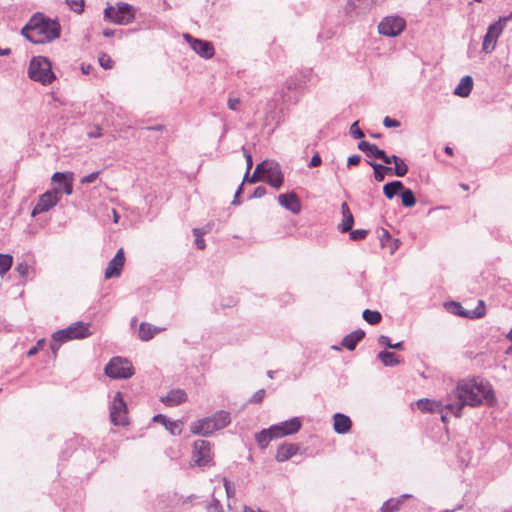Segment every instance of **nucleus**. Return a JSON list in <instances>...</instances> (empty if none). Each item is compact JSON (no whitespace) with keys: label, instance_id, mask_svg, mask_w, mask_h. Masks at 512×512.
<instances>
[{"label":"nucleus","instance_id":"1","mask_svg":"<svg viewBox=\"0 0 512 512\" xmlns=\"http://www.w3.org/2000/svg\"><path fill=\"white\" fill-rule=\"evenodd\" d=\"M483 401L488 405L494 403L493 389L487 381L472 379L457 384L456 388L448 395L444 408L455 417H460L464 406L476 407L482 404Z\"/></svg>","mask_w":512,"mask_h":512},{"label":"nucleus","instance_id":"2","mask_svg":"<svg viewBox=\"0 0 512 512\" xmlns=\"http://www.w3.org/2000/svg\"><path fill=\"white\" fill-rule=\"evenodd\" d=\"M21 34L34 44L51 42L60 36V24L38 12L22 28Z\"/></svg>","mask_w":512,"mask_h":512},{"label":"nucleus","instance_id":"3","mask_svg":"<svg viewBox=\"0 0 512 512\" xmlns=\"http://www.w3.org/2000/svg\"><path fill=\"white\" fill-rule=\"evenodd\" d=\"M230 423V413L220 410L210 417H205L192 422L190 425V432L194 435L207 437L215 431L227 427Z\"/></svg>","mask_w":512,"mask_h":512},{"label":"nucleus","instance_id":"4","mask_svg":"<svg viewBox=\"0 0 512 512\" xmlns=\"http://www.w3.org/2000/svg\"><path fill=\"white\" fill-rule=\"evenodd\" d=\"M28 76L43 85H49L55 79L51 62L43 56L33 57L28 67Z\"/></svg>","mask_w":512,"mask_h":512},{"label":"nucleus","instance_id":"5","mask_svg":"<svg viewBox=\"0 0 512 512\" xmlns=\"http://www.w3.org/2000/svg\"><path fill=\"white\" fill-rule=\"evenodd\" d=\"M511 19L512 12L507 16L499 17L497 21L488 26L482 42V51L485 54H490L494 51L498 38L502 34L507 22Z\"/></svg>","mask_w":512,"mask_h":512},{"label":"nucleus","instance_id":"6","mask_svg":"<svg viewBox=\"0 0 512 512\" xmlns=\"http://www.w3.org/2000/svg\"><path fill=\"white\" fill-rule=\"evenodd\" d=\"M406 27V21L400 16H386L378 24V33L387 37H396Z\"/></svg>","mask_w":512,"mask_h":512},{"label":"nucleus","instance_id":"7","mask_svg":"<svg viewBox=\"0 0 512 512\" xmlns=\"http://www.w3.org/2000/svg\"><path fill=\"white\" fill-rule=\"evenodd\" d=\"M110 419L113 425L128 424L127 407L121 392H117L110 406Z\"/></svg>","mask_w":512,"mask_h":512},{"label":"nucleus","instance_id":"8","mask_svg":"<svg viewBox=\"0 0 512 512\" xmlns=\"http://www.w3.org/2000/svg\"><path fill=\"white\" fill-rule=\"evenodd\" d=\"M60 198L61 192L59 189L54 188L52 190L46 191L39 197L37 204L32 210V216L48 212L60 201Z\"/></svg>","mask_w":512,"mask_h":512},{"label":"nucleus","instance_id":"9","mask_svg":"<svg viewBox=\"0 0 512 512\" xmlns=\"http://www.w3.org/2000/svg\"><path fill=\"white\" fill-rule=\"evenodd\" d=\"M445 307L450 313L469 319L481 318L486 313L485 304L482 300H479L477 307L473 310H466L459 302L455 301L447 303Z\"/></svg>","mask_w":512,"mask_h":512},{"label":"nucleus","instance_id":"10","mask_svg":"<svg viewBox=\"0 0 512 512\" xmlns=\"http://www.w3.org/2000/svg\"><path fill=\"white\" fill-rule=\"evenodd\" d=\"M193 461L198 466H206L212 461L211 444L206 440H196L193 444Z\"/></svg>","mask_w":512,"mask_h":512},{"label":"nucleus","instance_id":"11","mask_svg":"<svg viewBox=\"0 0 512 512\" xmlns=\"http://www.w3.org/2000/svg\"><path fill=\"white\" fill-rule=\"evenodd\" d=\"M301 426V419L299 417H293L279 424L272 425L270 427V431L275 432L274 436L281 438L284 436L293 435L297 433L300 430Z\"/></svg>","mask_w":512,"mask_h":512},{"label":"nucleus","instance_id":"12","mask_svg":"<svg viewBox=\"0 0 512 512\" xmlns=\"http://www.w3.org/2000/svg\"><path fill=\"white\" fill-rule=\"evenodd\" d=\"M127 360L122 357H113L105 366V374L113 379L128 378Z\"/></svg>","mask_w":512,"mask_h":512},{"label":"nucleus","instance_id":"13","mask_svg":"<svg viewBox=\"0 0 512 512\" xmlns=\"http://www.w3.org/2000/svg\"><path fill=\"white\" fill-rule=\"evenodd\" d=\"M128 16V3H118L117 6H107L104 10V18L115 24H124Z\"/></svg>","mask_w":512,"mask_h":512},{"label":"nucleus","instance_id":"14","mask_svg":"<svg viewBox=\"0 0 512 512\" xmlns=\"http://www.w3.org/2000/svg\"><path fill=\"white\" fill-rule=\"evenodd\" d=\"M184 38L191 44V48L201 57L210 59L214 55V46L211 42L195 39L190 34H184Z\"/></svg>","mask_w":512,"mask_h":512},{"label":"nucleus","instance_id":"15","mask_svg":"<svg viewBox=\"0 0 512 512\" xmlns=\"http://www.w3.org/2000/svg\"><path fill=\"white\" fill-rule=\"evenodd\" d=\"M262 180L275 189H279L284 182V175L278 163L271 162Z\"/></svg>","mask_w":512,"mask_h":512},{"label":"nucleus","instance_id":"16","mask_svg":"<svg viewBox=\"0 0 512 512\" xmlns=\"http://www.w3.org/2000/svg\"><path fill=\"white\" fill-rule=\"evenodd\" d=\"M125 263V253L121 248L113 259H111L105 269V278L112 279L119 277Z\"/></svg>","mask_w":512,"mask_h":512},{"label":"nucleus","instance_id":"17","mask_svg":"<svg viewBox=\"0 0 512 512\" xmlns=\"http://www.w3.org/2000/svg\"><path fill=\"white\" fill-rule=\"evenodd\" d=\"M278 203L280 206L285 208L286 210L292 212L293 214H298L301 211V201L295 192H289L280 194L277 197Z\"/></svg>","mask_w":512,"mask_h":512},{"label":"nucleus","instance_id":"18","mask_svg":"<svg viewBox=\"0 0 512 512\" xmlns=\"http://www.w3.org/2000/svg\"><path fill=\"white\" fill-rule=\"evenodd\" d=\"M160 401L169 407L178 406L187 401V393L180 388L170 390Z\"/></svg>","mask_w":512,"mask_h":512},{"label":"nucleus","instance_id":"19","mask_svg":"<svg viewBox=\"0 0 512 512\" xmlns=\"http://www.w3.org/2000/svg\"><path fill=\"white\" fill-rule=\"evenodd\" d=\"M153 422L162 424L171 435H180L182 432V422L180 420L171 421L163 414H156Z\"/></svg>","mask_w":512,"mask_h":512},{"label":"nucleus","instance_id":"20","mask_svg":"<svg viewBox=\"0 0 512 512\" xmlns=\"http://www.w3.org/2000/svg\"><path fill=\"white\" fill-rule=\"evenodd\" d=\"M333 420V427L336 433L346 434L351 430L352 421L347 415L342 413H336L333 416Z\"/></svg>","mask_w":512,"mask_h":512},{"label":"nucleus","instance_id":"21","mask_svg":"<svg viewBox=\"0 0 512 512\" xmlns=\"http://www.w3.org/2000/svg\"><path fill=\"white\" fill-rule=\"evenodd\" d=\"M55 183H64L63 192L66 195L73 193V173L72 172H55L52 176Z\"/></svg>","mask_w":512,"mask_h":512},{"label":"nucleus","instance_id":"22","mask_svg":"<svg viewBox=\"0 0 512 512\" xmlns=\"http://www.w3.org/2000/svg\"><path fill=\"white\" fill-rule=\"evenodd\" d=\"M342 222L338 225V229L342 233H346L352 229L354 224V216L346 202L341 204Z\"/></svg>","mask_w":512,"mask_h":512},{"label":"nucleus","instance_id":"23","mask_svg":"<svg viewBox=\"0 0 512 512\" xmlns=\"http://www.w3.org/2000/svg\"><path fill=\"white\" fill-rule=\"evenodd\" d=\"M298 449L296 444L284 443L277 449L275 458L278 462H285L294 456Z\"/></svg>","mask_w":512,"mask_h":512},{"label":"nucleus","instance_id":"24","mask_svg":"<svg viewBox=\"0 0 512 512\" xmlns=\"http://www.w3.org/2000/svg\"><path fill=\"white\" fill-rule=\"evenodd\" d=\"M365 336V332L361 329L355 330L348 335H346L342 339V346H344L349 351H353L358 344Z\"/></svg>","mask_w":512,"mask_h":512},{"label":"nucleus","instance_id":"25","mask_svg":"<svg viewBox=\"0 0 512 512\" xmlns=\"http://www.w3.org/2000/svg\"><path fill=\"white\" fill-rule=\"evenodd\" d=\"M165 328L153 326L149 323L143 322L139 326L138 336L142 341H149L155 334L163 331Z\"/></svg>","mask_w":512,"mask_h":512},{"label":"nucleus","instance_id":"26","mask_svg":"<svg viewBox=\"0 0 512 512\" xmlns=\"http://www.w3.org/2000/svg\"><path fill=\"white\" fill-rule=\"evenodd\" d=\"M68 328V331L73 339H82L88 337L91 332L89 331V325L83 322H76L71 324Z\"/></svg>","mask_w":512,"mask_h":512},{"label":"nucleus","instance_id":"27","mask_svg":"<svg viewBox=\"0 0 512 512\" xmlns=\"http://www.w3.org/2000/svg\"><path fill=\"white\" fill-rule=\"evenodd\" d=\"M473 88V79L471 76L466 75L461 78L459 84L454 89V94L460 97H467Z\"/></svg>","mask_w":512,"mask_h":512},{"label":"nucleus","instance_id":"28","mask_svg":"<svg viewBox=\"0 0 512 512\" xmlns=\"http://www.w3.org/2000/svg\"><path fill=\"white\" fill-rule=\"evenodd\" d=\"M403 190V183L399 180H394L386 183L383 186V193L389 200L393 199L396 195L400 194Z\"/></svg>","mask_w":512,"mask_h":512},{"label":"nucleus","instance_id":"29","mask_svg":"<svg viewBox=\"0 0 512 512\" xmlns=\"http://www.w3.org/2000/svg\"><path fill=\"white\" fill-rule=\"evenodd\" d=\"M374 170V179L377 182H382L385 178V175H392V167L382 165L373 161L367 162Z\"/></svg>","mask_w":512,"mask_h":512},{"label":"nucleus","instance_id":"30","mask_svg":"<svg viewBox=\"0 0 512 512\" xmlns=\"http://www.w3.org/2000/svg\"><path fill=\"white\" fill-rule=\"evenodd\" d=\"M274 434H275V432L270 431V428L263 429L262 431L257 433L255 436V440H256L258 446L262 449L266 448L272 439L278 438V437L274 436Z\"/></svg>","mask_w":512,"mask_h":512},{"label":"nucleus","instance_id":"31","mask_svg":"<svg viewBox=\"0 0 512 512\" xmlns=\"http://www.w3.org/2000/svg\"><path fill=\"white\" fill-rule=\"evenodd\" d=\"M394 168H392V174H395L397 177H403L408 173V165L405 161L397 155H392Z\"/></svg>","mask_w":512,"mask_h":512},{"label":"nucleus","instance_id":"32","mask_svg":"<svg viewBox=\"0 0 512 512\" xmlns=\"http://www.w3.org/2000/svg\"><path fill=\"white\" fill-rule=\"evenodd\" d=\"M377 357L385 366L393 367L400 363L395 353L386 350L379 352Z\"/></svg>","mask_w":512,"mask_h":512},{"label":"nucleus","instance_id":"33","mask_svg":"<svg viewBox=\"0 0 512 512\" xmlns=\"http://www.w3.org/2000/svg\"><path fill=\"white\" fill-rule=\"evenodd\" d=\"M401 202L404 207L410 208L416 204V197L411 189L405 188L400 192Z\"/></svg>","mask_w":512,"mask_h":512},{"label":"nucleus","instance_id":"34","mask_svg":"<svg viewBox=\"0 0 512 512\" xmlns=\"http://www.w3.org/2000/svg\"><path fill=\"white\" fill-rule=\"evenodd\" d=\"M417 405L423 412H434L443 406L441 403L429 399H421L417 402Z\"/></svg>","mask_w":512,"mask_h":512},{"label":"nucleus","instance_id":"35","mask_svg":"<svg viewBox=\"0 0 512 512\" xmlns=\"http://www.w3.org/2000/svg\"><path fill=\"white\" fill-rule=\"evenodd\" d=\"M358 149L364 152L368 157L373 158L377 157L376 151L381 150L375 144H371L364 140L358 143Z\"/></svg>","mask_w":512,"mask_h":512},{"label":"nucleus","instance_id":"36","mask_svg":"<svg viewBox=\"0 0 512 512\" xmlns=\"http://www.w3.org/2000/svg\"><path fill=\"white\" fill-rule=\"evenodd\" d=\"M401 499L391 498L385 501L381 507V512H396L400 509Z\"/></svg>","mask_w":512,"mask_h":512},{"label":"nucleus","instance_id":"37","mask_svg":"<svg viewBox=\"0 0 512 512\" xmlns=\"http://www.w3.org/2000/svg\"><path fill=\"white\" fill-rule=\"evenodd\" d=\"M362 316H363L364 320L371 325L378 324L382 319L380 312L373 311L370 309H365L363 311Z\"/></svg>","mask_w":512,"mask_h":512},{"label":"nucleus","instance_id":"38","mask_svg":"<svg viewBox=\"0 0 512 512\" xmlns=\"http://www.w3.org/2000/svg\"><path fill=\"white\" fill-rule=\"evenodd\" d=\"M13 264V257L9 254H0V275L8 272Z\"/></svg>","mask_w":512,"mask_h":512},{"label":"nucleus","instance_id":"39","mask_svg":"<svg viewBox=\"0 0 512 512\" xmlns=\"http://www.w3.org/2000/svg\"><path fill=\"white\" fill-rule=\"evenodd\" d=\"M69 332L70 331H68V328L56 331L53 334V336H52L53 337V341L54 342L63 343V342H66L68 340H72L73 338H72V336L70 335Z\"/></svg>","mask_w":512,"mask_h":512},{"label":"nucleus","instance_id":"40","mask_svg":"<svg viewBox=\"0 0 512 512\" xmlns=\"http://www.w3.org/2000/svg\"><path fill=\"white\" fill-rule=\"evenodd\" d=\"M65 2L75 13L81 14L84 11V0H65Z\"/></svg>","mask_w":512,"mask_h":512},{"label":"nucleus","instance_id":"41","mask_svg":"<svg viewBox=\"0 0 512 512\" xmlns=\"http://www.w3.org/2000/svg\"><path fill=\"white\" fill-rule=\"evenodd\" d=\"M193 233L195 235V244L196 247L200 250H203L206 247L205 240L202 237V232L198 228L193 229Z\"/></svg>","mask_w":512,"mask_h":512},{"label":"nucleus","instance_id":"42","mask_svg":"<svg viewBox=\"0 0 512 512\" xmlns=\"http://www.w3.org/2000/svg\"><path fill=\"white\" fill-rule=\"evenodd\" d=\"M368 234L365 229L350 230V239L353 241L363 240Z\"/></svg>","mask_w":512,"mask_h":512},{"label":"nucleus","instance_id":"43","mask_svg":"<svg viewBox=\"0 0 512 512\" xmlns=\"http://www.w3.org/2000/svg\"><path fill=\"white\" fill-rule=\"evenodd\" d=\"M207 512H224L219 500L213 498L206 507Z\"/></svg>","mask_w":512,"mask_h":512},{"label":"nucleus","instance_id":"44","mask_svg":"<svg viewBox=\"0 0 512 512\" xmlns=\"http://www.w3.org/2000/svg\"><path fill=\"white\" fill-rule=\"evenodd\" d=\"M15 270L22 278H26L29 274L30 266L26 262H21L16 265Z\"/></svg>","mask_w":512,"mask_h":512},{"label":"nucleus","instance_id":"45","mask_svg":"<svg viewBox=\"0 0 512 512\" xmlns=\"http://www.w3.org/2000/svg\"><path fill=\"white\" fill-rule=\"evenodd\" d=\"M350 134L354 139H361L363 138L364 132L359 128L358 121L354 122L350 127Z\"/></svg>","mask_w":512,"mask_h":512},{"label":"nucleus","instance_id":"46","mask_svg":"<svg viewBox=\"0 0 512 512\" xmlns=\"http://www.w3.org/2000/svg\"><path fill=\"white\" fill-rule=\"evenodd\" d=\"M99 64L101 67H103L104 69H110L112 68V64H113V61L112 59L105 53L99 55Z\"/></svg>","mask_w":512,"mask_h":512},{"label":"nucleus","instance_id":"47","mask_svg":"<svg viewBox=\"0 0 512 512\" xmlns=\"http://www.w3.org/2000/svg\"><path fill=\"white\" fill-rule=\"evenodd\" d=\"M376 154V158L382 160L386 164V166L393 163L392 155H387L384 150L381 149L380 151H376Z\"/></svg>","mask_w":512,"mask_h":512},{"label":"nucleus","instance_id":"48","mask_svg":"<svg viewBox=\"0 0 512 512\" xmlns=\"http://www.w3.org/2000/svg\"><path fill=\"white\" fill-rule=\"evenodd\" d=\"M223 484L228 498L235 495V488L227 478H223Z\"/></svg>","mask_w":512,"mask_h":512},{"label":"nucleus","instance_id":"49","mask_svg":"<svg viewBox=\"0 0 512 512\" xmlns=\"http://www.w3.org/2000/svg\"><path fill=\"white\" fill-rule=\"evenodd\" d=\"M87 136L89 138H98V137H101L102 136V129L100 126L98 125H95L93 127H91L88 131H87Z\"/></svg>","mask_w":512,"mask_h":512},{"label":"nucleus","instance_id":"50","mask_svg":"<svg viewBox=\"0 0 512 512\" xmlns=\"http://www.w3.org/2000/svg\"><path fill=\"white\" fill-rule=\"evenodd\" d=\"M265 390L264 389H260L258 391H256L253 396L251 397L250 399V402L252 403H261L265 397Z\"/></svg>","mask_w":512,"mask_h":512},{"label":"nucleus","instance_id":"51","mask_svg":"<svg viewBox=\"0 0 512 512\" xmlns=\"http://www.w3.org/2000/svg\"><path fill=\"white\" fill-rule=\"evenodd\" d=\"M242 149H243V153H244L246 163H247V171L245 173V179H246L249 175L250 169L252 168L253 162H252L251 154L244 147Z\"/></svg>","mask_w":512,"mask_h":512},{"label":"nucleus","instance_id":"52","mask_svg":"<svg viewBox=\"0 0 512 512\" xmlns=\"http://www.w3.org/2000/svg\"><path fill=\"white\" fill-rule=\"evenodd\" d=\"M383 125L386 127V128H393V127H399L400 126V122L396 119H392L388 116H386L384 119H383Z\"/></svg>","mask_w":512,"mask_h":512},{"label":"nucleus","instance_id":"53","mask_svg":"<svg viewBox=\"0 0 512 512\" xmlns=\"http://www.w3.org/2000/svg\"><path fill=\"white\" fill-rule=\"evenodd\" d=\"M99 176V172H93L87 176H84L83 178H81L80 182L81 184H89V183H92L94 182Z\"/></svg>","mask_w":512,"mask_h":512},{"label":"nucleus","instance_id":"54","mask_svg":"<svg viewBox=\"0 0 512 512\" xmlns=\"http://www.w3.org/2000/svg\"><path fill=\"white\" fill-rule=\"evenodd\" d=\"M271 162L263 161L258 164L255 169V174L261 173L263 176L266 174V169L269 168Z\"/></svg>","mask_w":512,"mask_h":512},{"label":"nucleus","instance_id":"55","mask_svg":"<svg viewBox=\"0 0 512 512\" xmlns=\"http://www.w3.org/2000/svg\"><path fill=\"white\" fill-rule=\"evenodd\" d=\"M240 99L239 98H229L227 102V106L230 110L236 111L238 110L240 106Z\"/></svg>","mask_w":512,"mask_h":512},{"label":"nucleus","instance_id":"56","mask_svg":"<svg viewBox=\"0 0 512 512\" xmlns=\"http://www.w3.org/2000/svg\"><path fill=\"white\" fill-rule=\"evenodd\" d=\"M266 194V188L263 186H258L255 188L253 194L250 198H262Z\"/></svg>","mask_w":512,"mask_h":512},{"label":"nucleus","instance_id":"57","mask_svg":"<svg viewBox=\"0 0 512 512\" xmlns=\"http://www.w3.org/2000/svg\"><path fill=\"white\" fill-rule=\"evenodd\" d=\"M242 190H243V182L239 185V187L237 188V190L235 192L233 201L231 203L232 205H234V206L240 205L241 201L239 200V197L242 193Z\"/></svg>","mask_w":512,"mask_h":512},{"label":"nucleus","instance_id":"58","mask_svg":"<svg viewBox=\"0 0 512 512\" xmlns=\"http://www.w3.org/2000/svg\"><path fill=\"white\" fill-rule=\"evenodd\" d=\"M378 344L381 346H385L390 348L392 346V343L390 341V338L386 335H380L378 338Z\"/></svg>","mask_w":512,"mask_h":512},{"label":"nucleus","instance_id":"59","mask_svg":"<svg viewBox=\"0 0 512 512\" xmlns=\"http://www.w3.org/2000/svg\"><path fill=\"white\" fill-rule=\"evenodd\" d=\"M322 163V159L318 153H315L309 163V167H317L320 166Z\"/></svg>","mask_w":512,"mask_h":512},{"label":"nucleus","instance_id":"60","mask_svg":"<svg viewBox=\"0 0 512 512\" xmlns=\"http://www.w3.org/2000/svg\"><path fill=\"white\" fill-rule=\"evenodd\" d=\"M360 161H361L360 155L355 154V155H352V156L348 157L347 165L348 166H355V165H358L360 163Z\"/></svg>","mask_w":512,"mask_h":512},{"label":"nucleus","instance_id":"61","mask_svg":"<svg viewBox=\"0 0 512 512\" xmlns=\"http://www.w3.org/2000/svg\"><path fill=\"white\" fill-rule=\"evenodd\" d=\"M42 342H43V340L39 341V342H38V344H37V346H34V347L30 348V349H29V351L27 352V355H28L29 357H31V356H33V355H35V354L37 353V351H38V346H39Z\"/></svg>","mask_w":512,"mask_h":512},{"label":"nucleus","instance_id":"62","mask_svg":"<svg viewBox=\"0 0 512 512\" xmlns=\"http://www.w3.org/2000/svg\"><path fill=\"white\" fill-rule=\"evenodd\" d=\"M259 180H260V178L258 177V174H255V172H254L250 178H249V176L246 179L244 178L243 182L248 181L249 183H255Z\"/></svg>","mask_w":512,"mask_h":512},{"label":"nucleus","instance_id":"63","mask_svg":"<svg viewBox=\"0 0 512 512\" xmlns=\"http://www.w3.org/2000/svg\"><path fill=\"white\" fill-rule=\"evenodd\" d=\"M92 69H93V67L89 64L88 65L82 64V66H81V70H82L83 74H89Z\"/></svg>","mask_w":512,"mask_h":512},{"label":"nucleus","instance_id":"64","mask_svg":"<svg viewBox=\"0 0 512 512\" xmlns=\"http://www.w3.org/2000/svg\"><path fill=\"white\" fill-rule=\"evenodd\" d=\"M390 348L396 349V350H403L404 349L403 342H397L394 344L392 343V346Z\"/></svg>","mask_w":512,"mask_h":512}]
</instances>
